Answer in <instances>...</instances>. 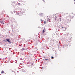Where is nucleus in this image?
<instances>
[{
    "mask_svg": "<svg viewBox=\"0 0 75 75\" xmlns=\"http://www.w3.org/2000/svg\"><path fill=\"white\" fill-rule=\"evenodd\" d=\"M74 0V1H75V0Z\"/></svg>",
    "mask_w": 75,
    "mask_h": 75,
    "instance_id": "8",
    "label": "nucleus"
},
{
    "mask_svg": "<svg viewBox=\"0 0 75 75\" xmlns=\"http://www.w3.org/2000/svg\"><path fill=\"white\" fill-rule=\"evenodd\" d=\"M24 50V48H23V50Z\"/></svg>",
    "mask_w": 75,
    "mask_h": 75,
    "instance_id": "5",
    "label": "nucleus"
},
{
    "mask_svg": "<svg viewBox=\"0 0 75 75\" xmlns=\"http://www.w3.org/2000/svg\"><path fill=\"white\" fill-rule=\"evenodd\" d=\"M48 60V59H46V60Z\"/></svg>",
    "mask_w": 75,
    "mask_h": 75,
    "instance_id": "7",
    "label": "nucleus"
},
{
    "mask_svg": "<svg viewBox=\"0 0 75 75\" xmlns=\"http://www.w3.org/2000/svg\"><path fill=\"white\" fill-rule=\"evenodd\" d=\"M6 41H7L9 42H10V40L9 39H6Z\"/></svg>",
    "mask_w": 75,
    "mask_h": 75,
    "instance_id": "1",
    "label": "nucleus"
},
{
    "mask_svg": "<svg viewBox=\"0 0 75 75\" xmlns=\"http://www.w3.org/2000/svg\"><path fill=\"white\" fill-rule=\"evenodd\" d=\"M44 24H45V21L44 22Z\"/></svg>",
    "mask_w": 75,
    "mask_h": 75,
    "instance_id": "6",
    "label": "nucleus"
},
{
    "mask_svg": "<svg viewBox=\"0 0 75 75\" xmlns=\"http://www.w3.org/2000/svg\"><path fill=\"white\" fill-rule=\"evenodd\" d=\"M3 23V24H4V23Z\"/></svg>",
    "mask_w": 75,
    "mask_h": 75,
    "instance_id": "9",
    "label": "nucleus"
},
{
    "mask_svg": "<svg viewBox=\"0 0 75 75\" xmlns=\"http://www.w3.org/2000/svg\"><path fill=\"white\" fill-rule=\"evenodd\" d=\"M43 33H44V30H43Z\"/></svg>",
    "mask_w": 75,
    "mask_h": 75,
    "instance_id": "4",
    "label": "nucleus"
},
{
    "mask_svg": "<svg viewBox=\"0 0 75 75\" xmlns=\"http://www.w3.org/2000/svg\"><path fill=\"white\" fill-rule=\"evenodd\" d=\"M1 73L2 74L3 73H4V71H2L1 72Z\"/></svg>",
    "mask_w": 75,
    "mask_h": 75,
    "instance_id": "2",
    "label": "nucleus"
},
{
    "mask_svg": "<svg viewBox=\"0 0 75 75\" xmlns=\"http://www.w3.org/2000/svg\"><path fill=\"white\" fill-rule=\"evenodd\" d=\"M51 58H52V59H53V58H54V57H52Z\"/></svg>",
    "mask_w": 75,
    "mask_h": 75,
    "instance_id": "3",
    "label": "nucleus"
}]
</instances>
